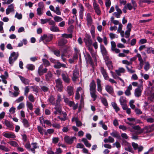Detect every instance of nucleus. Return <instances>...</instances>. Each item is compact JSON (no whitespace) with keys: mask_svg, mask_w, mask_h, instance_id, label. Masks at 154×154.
<instances>
[{"mask_svg":"<svg viewBox=\"0 0 154 154\" xmlns=\"http://www.w3.org/2000/svg\"><path fill=\"white\" fill-rule=\"evenodd\" d=\"M96 85L94 80H92L89 85V90L91 96L94 101L96 100L97 95L96 94Z\"/></svg>","mask_w":154,"mask_h":154,"instance_id":"obj_1","label":"nucleus"},{"mask_svg":"<svg viewBox=\"0 0 154 154\" xmlns=\"http://www.w3.org/2000/svg\"><path fill=\"white\" fill-rule=\"evenodd\" d=\"M53 35L52 34H49L48 35L44 34L42 36L39 40V42H40L42 41H43L44 43L46 44V43L50 42L52 39Z\"/></svg>","mask_w":154,"mask_h":154,"instance_id":"obj_2","label":"nucleus"},{"mask_svg":"<svg viewBox=\"0 0 154 154\" xmlns=\"http://www.w3.org/2000/svg\"><path fill=\"white\" fill-rule=\"evenodd\" d=\"M19 56L18 52H13L11 54L10 56L9 57V63L12 66L14 62L16 60Z\"/></svg>","mask_w":154,"mask_h":154,"instance_id":"obj_3","label":"nucleus"},{"mask_svg":"<svg viewBox=\"0 0 154 154\" xmlns=\"http://www.w3.org/2000/svg\"><path fill=\"white\" fill-rule=\"evenodd\" d=\"M133 128L135 131L131 130L130 131L133 132V134H135L136 135H139L141 134L144 131L143 128H141L140 127L139 125L134 126Z\"/></svg>","mask_w":154,"mask_h":154,"instance_id":"obj_4","label":"nucleus"},{"mask_svg":"<svg viewBox=\"0 0 154 154\" xmlns=\"http://www.w3.org/2000/svg\"><path fill=\"white\" fill-rule=\"evenodd\" d=\"M55 87L57 90L59 92H62L63 89V85L61 79L59 78L55 80Z\"/></svg>","mask_w":154,"mask_h":154,"instance_id":"obj_5","label":"nucleus"},{"mask_svg":"<svg viewBox=\"0 0 154 154\" xmlns=\"http://www.w3.org/2000/svg\"><path fill=\"white\" fill-rule=\"evenodd\" d=\"M143 89V86L142 85L139 86L134 90V94L135 96L137 97H140L141 95Z\"/></svg>","mask_w":154,"mask_h":154,"instance_id":"obj_6","label":"nucleus"},{"mask_svg":"<svg viewBox=\"0 0 154 154\" xmlns=\"http://www.w3.org/2000/svg\"><path fill=\"white\" fill-rule=\"evenodd\" d=\"M100 70L104 79L106 80H108L109 77L107 72H106V70L103 67H100Z\"/></svg>","mask_w":154,"mask_h":154,"instance_id":"obj_7","label":"nucleus"},{"mask_svg":"<svg viewBox=\"0 0 154 154\" xmlns=\"http://www.w3.org/2000/svg\"><path fill=\"white\" fill-rule=\"evenodd\" d=\"M115 8L117 12L113 13V15L116 18H120L121 17V14L122 13V11L121 9L119 8L117 5H116Z\"/></svg>","mask_w":154,"mask_h":154,"instance_id":"obj_8","label":"nucleus"},{"mask_svg":"<svg viewBox=\"0 0 154 154\" xmlns=\"http://www.w3.org/2000/svg\"><path fill=\"white\" fill-rule=\"evenodd\" d=\"M132 25L131 23H128L127 26V30L125 32V37L128 38L130 36V32L131 31Z\"/></svg>","mask_w":154,"mask_h":154,"instance_id":"obj_9","label":"nucleus"},{"mask_svg":"<svg viewBox=\"0 0 154 154\" xmlns=\"http://www.w3.org/2000/svg\"><path fill=\"white\" fill-rule=\"evenodd\" d=\"M47 71V69L46 68L43 69V65H41L39 67L38 72L39 76L42 75L44 73L46 72Z\"/></svg>","mask_w":154,"mask_h":154,"instance_id":"obj_10","label":"nucleus"},{"mask_svg":"<svg viewBox=\"0 0 154 154\" xmlns=\"http://www.w3.org/2000/svg\"><path fill=\"white\" fill-rule=\"evenodd\" d=\"M75 138V137H70L66 136L64 137V140L66 143L71 144L72 143L73 140Z\"/></svg>","mask_w":154,"mask_h":154,"instance_id":"obj_11","label":"nucleus"},{"mask_svg":"<svg viewBox=\"0 0 154 154\" xmlns=\"http://www.w3.org/2000/svg\"><path fill=\"white\" fill-rule=\"evenodd\" d=\"M86 19L88 26H91L93 23V20L90 13H88L86 15Z\"/></svg>","mask_w":154,"mask_h":154,"instance_id":"obj_12","label":"nucleus"},{"mask_svg":"<svg viewBox=\"0 0 154 154\" xmlns=\"http://www.w3.org/2000/svg\"><path fill=\"white\" fill-rule=\"evenodd\" d=\"M95 13L98 15H100L101 14V11L99 5L97 3L93 5Z\"/></svg>","mask_w":154,"mask_h":154,"instance_id":"obj_13","label":"nucleus"},{"mask_svg":"<svg viewBox=\"0 0 154 154\" xmlns=\"http://www.w3.org/2000/svg\"><path fill=\"white\" fill-rule=\"evenodd\" d=\"M96 82L97 85V91L101 94H102V88L101 84V81L99 79H97Z\"/></svg>","mask_w":154,"mask_h":154,"instance_id":"obj_14","label":"nucleus"},{"mask_svg":"<svg viewBox=\"0 0 154 154\" xmlns=\"http://www.w3.org/2000/svg\"><path fill=\"white\" fill-rule=\"evenodd\" d=\"M84 41L88 46H90L92 45V41L90 35H86V38L84 39Z\"/></svg>","mask_w":154,"mask_h":154,"instance_id":"obj_15","label":"nucleus"},{"mask_svg":"<svg viewBox=\"0 0 154 154\" xmlns=\"http://www.w3.org/2000/svg\"><path fill=\"white\" fill-rule=\"evenodd\" d=\"M79 75V71L76 68L73 71V76L72 77V79L73 81H76L77 79L78 78Z\"/></svg>","mask_w":154,"mask_h":154,"instance_id":"obj_16","label":"nucleus"},{"mask_svg":"<svg viewBox=\"0 0 154 154\" xmlns=\"http://www.w3.org/2000/svg\"><path fill=\"white\" fill-rule=\"evenodd\" d=\"M61 76L63 81L65 83L67 84L69 83L70 79L67 74L63 73L62 74Z\"/></svg>","mask_w":154,"mask_h":154,"instance_id":"obj_17","label":"nucleus"},{"mask_svg":"<svg viewBox=\"0 0 154 154\" xmlns=\"http://www.w3.org/2000/svg\"><path fill=\"white\" fill-rule=\"evenodd\" d=\"M105 89L106 91L110 94L114 93V89L113 87L111 85H107L105 86Z\"/></svg>","mask_w":154,"mask_h":154,"instance_id":"obj_18","label":"nucleus"},{"mask_svg":"<svg viewBox=\"0 0 154 154\" xmlns=\"http://www.w3.org/2000/svg\"><path fill=\"white\" fill-rule=\"evenodd\" d=\"M53 76L51 72L50 71H48L47 73L45 75V80L48 81H51L52 79Z\"/></svg>","mask_w":154,"mask_h":154,"instance_id":"obj_19","label":"nucleus"},{"mask_svg":"<svg viewBox=\"0 0 154 154\" xmlns=\"http://www.w3.org/2000/svg\"><path fill=\"white\" fill-rule=\"evenodd\" d=\"M66 91L69 96L73 95V88L72 86H68L66 88Z\"/></svg>","mask_w":154,"mask_h":154,"instance_id":"obj_20","label":"nucleus"},{"mask_svg":"<svg viewBox=\"0 0 154 154\" xmlns=\"http://www.w3.org/2000/svg\"><path fill=\"white\" fill-rule=\"evenodd\" d=\"M85 58L87 63L91 64H93V62L92 59L89 54L86 53V54L85 55Z\"/></svg>","mask_w":154,"mask_h":154,"instance_id":"obj_21","label":"nucleus"},{"mask_svg":"<svg viewBox=\"0 0 154 154\" xmlns=\"http://www.w3.org/2000/svg\"><path fill=\"white\" fill-rule=\"evenodd\" d=\"M37 129L38 131L41 134L43 135L44 134L45 135H47V133L46 132V130L43 129L42 127L40 126H37Z\"/></svg>","mask_w":154,"mask_h":154,"instance_id":"obj_22","label":"nucleus"},{"mask_svg":"<svg viewBox=\"0 0 154 154\" xmlns=\"http://www.w3.org/2000/svg\"><path fill=\"white\" fill-rule=\"evenodd\" d=\"M19 77L20 78V80L23 84L25 85H28L29 84L30 81L29 80L27 79H26L24 77L22 76L21 75H19Z\"/></svg>","mask_w":154,"mask_h":154,"instance_id":"obj_23","label":"nucleus"},{"mask_svg":"<svg viewBox=\"0 0 154 154\" xmlns=\"http://www.w3.org/2000/svg\"><path fill=\"white\" fill-rule=\"evenodd\" d=\"M31 145L32 146V147L30 149V150L35 154V149L38 148L39 147L37 145V143H32Z\"/></svg>","mask_w":154,"mask_h":154,"instance_id":"obj_24","label":"nucleus"},{"mask_svg":"<svg viewBox=\"0 0 154 154\" xmlns=\"http://www.w3.org/2000/svg\"><path fill=\"white\" fill-rule=\"evenodd\" d=\"M136 57L138 58V60L140 62V66L141 68H142L143 65V61L141 57V55L140 54L137 53Z\"/></svg>","mask_w":154,"mask_h":154,"instance_id":"obj_25","label":"nucleus"},{"mask_svg":"<svg viewBox=\"0 0 154 154\" xmlns=\"http://www.w3.org/2000/svg\"><path fill=\"white\" fill-rule=\"evenodd\" d=\"M115 72L118 75L120 76L121 73H124L125 72V69L122 67H120L118 69L116 70Z\"/></svg>","mask_w":154,"mask_h":154,"instance_id":"obj_26","label":"nucleus"},{"mask_svg":"<svg viewBox=\"0 0 154 154\" xmlns=\"http://www.w3.org/2000/svg\"><path fill=\"white\" fill-rule=\"evenodd\" d=\"M132 85H130L125 92V93L126 96H129L131 94L130 91L132 90Z\"/></svg>","mask_w":154,"mask_h":154,"instance_id":"obj_27","label":"nucleus"},{"mask_svg":"<svg viewBox=\"0 0 154 154\" xmlns=\"http://www.w3.org/2000/svg\"><path fill=\"white\" fill-rule=\"evenodd\" d=\"M100 49L103 55H106L107 54V52L106 48L103 45H100Z\"/></svg>","mask_w":154,"mask_h":154,"instance_id":"obj_28","label":"nucleus"},{"mask_svg":"<svg viewBox=\"0 0 154 154\" xmlns=\"http://www.w3.org/2000/svg\"><path fill=\"white\" fill-rule=\"evenodd\" d=\"M82 90V89L81 87H79L77 88L75 96V98L76 99L79 100V99L80 95L79 92L81 91Z\"/></svg>","mask_w":154,"mask_h":154,"instance_id":"obj_29","label":"nucleus"},{"mask_svg":"<svg viewBox=\"0 0 154 154\" xmlns=\"http://www.w3.org/2000/svg\"><path fill=\"white\" fill-rule=\"evenodd\" d=\"M3 136L7 138H14L15 137V135L13 133H5L3 134Z\"/></svg>","mask_w":154,"mask_h":154,"instance_id":"obj_30","label":"nucleus"},{"mask_svg":"<svg viewBox=\"0 0 154 154\" xmlns=\"http://www.w3.org/2000/svg\"><path fill=\"white\" fill-rule=\"evenodd\" d=\"M67 42V40L65 39H60L58 42V45L59 46H63L66 44Z\"/></svg>","mask_w":154,"mask_h":154,"instance_id":"obj_31","label":"nucleus"},{"mask_svg":"<svg viewBox=\"0 0 154 154\" xmlns=\"http://www.w3.org/2000/svg\"><path fill=\"white\" fill-rule=\"evenodd\" d=\"M82 141L83 142L85 146L88 147L90 148L91 144L89 143L87 140L85 138H83L82 139Z\"/></svg>","mask_w":154,"mask_h":154,"instance_id":"obj_32","label":"nucleus"},{"mask_svg":"<svg viewBox=\"0 0 154 154\" xmlns=\"http://www.w3.org/2000/svg\"><path fill=\"white\" fill-rule=\"evenodd\" d=\"M50 29L51 31L54 32H59L60 31L59 29L56 25L51 26L50 27Z\"/></svg>","mask_w":154,"mask_h":154,"instance_id":"obj_33","label":"nucleus"},{"mask_svg":"<svg viewBox=\"0 0 154 154\" xmlns=\"http://www.w3.org/2000/svg\"><path fill=\"white\" fill-rule=\"evenodd\" d=\"M91 28L90 32L91 34V36L93 38H95V28L94 26L93 25H91Z\"/></svg>","mask_w":154,"mask_h":154,"instance_id":"obj_34","label":"nucleus"},{"mask_svg":"<svg viewBox=\"0 0 154 154\" xmlns=\"http://www.w3.org/2000/svg\"><path fill=\"white\" fill-rule=\"evenodd\" d=\"M88 49L89 51L90 52L91 54H92V56L94 58V59L95 60V61L96 60V55L94 53H93V50L91 47H90V46H88Z\"/></svg>","mask_w":154,"mask_h":154,"instance_id":"obj_35","label":"nucleus"},{"mask_svg":"<svg viewBox=\"0 0 154 154\" xmlns=\"http://www.w3.org/2000/svg\"><path fill=\"white\" fill-rule=\"evenodd\" d=\"M48 100L50 103V105H54V104L55 98L53 96L51 95L48 98Z\"/></svg>","mask_w":154,"mask_h":154,"instance_id":"obj_36","label":"nucleus"},{"mask_svg":"<svg viewBox=\"0 0 154 154\" xmlns=\"http://www.w3.org/2000/svg\"><path fill=\"white\" fill-rule=\"evenodd\" d=\"M100 99L102 103L105 106H108V103L105 97H100Z\"/></svg>","mask_w":154,"mask_h":154,"instance_id":"obj_37","label":"nucleus"},{"mask_svg":"<svg viewBox=\"0 0 154 154\" xmlns=\"http://www.w3.org/2000/svg\"><path fill=\"white\" fill-rule=\"evenodd\" d=\"M111 104L112 107L115 109L116 112H118L120 110V109L117 106V104L116 103L114 102H112L111 103Z\"/></svg>","mask_w":154,"mask_h":154,"instance_id":"obj_38","label":"nucleus"},{"mask_svg":"<svg viewBox=\"0 0 154 154\" xmlns=\"http://www.w3.org/2000/svg\"><path fill=\"white\" fill-rule=\"evenodd\" d=\"M54 19L56 22H59L62 21L63 19L61 17L57 16H55L54 17Z\"/></svg>","mask_w":154,"mask_h":154,"instance_id":"obj_39","label":"nucleus"},{"mask_svg":"<svg viewBox=\"0 0 154 154\" xmlns=\"http://www.w3.org/2000/svg\"><path fill=\"white\" fill-rule=\"evenodd\" d=\"M22 122L24 126L26 128H28L29 126V123L27 119H22Z\"/></svg>","mask_w":154,"mask_h":154,"instance_id":"obj_40","label":"nucleus"},{"mask_svg":"<svg viewBox=\"0 0 154 154\" xmlns=\"http://www.w3.org/2000/svg\"><path fill=\"white\" fill-rule=\"evenodd\" d=\"M40 87L42 91L44 92H47L49 90V88L47 86L44 85H41Z\"/></svg>","mask_w":154,"mask_h":154,"instance_id":"obj_41","label":"nucleus"},{"mask_svg":"<svg viewBox=\"0 0 154 154\" xmlns=\"http://www.w3.org/2000/svg\"><path fill=\"white\" fill-rule=\"evenodd\" d=\"M4 123L5 125L8 128H12L13 127V125L9 121L7 120H5V121Z\"/></svg>","mask_w":154,"mask_h":154,"instance_id":"obj_42","label":"nucleus"},{"mask_svg":"<svg viewBox=\"0 0 154 154\" xmlns=\"http://www.w3.org/2000/svg\"><path fill=\"white\" fill-rule=\"evenodd\" d=\"M119 102L121 105H123L124 104H126V98L123 97H121L119 99Z\"/></svg>","mask_w":154,"mask_h":154,"instance_id":"obj_43","label":"nucleus"},{"mask_svg":"<svg viewBox=\"0 0 154 154\" xmlns=\"http://www.w3.org/2000/svg\"><path fill=\"white\" fill-rule=\"evenodd\" d=\"M26 67L28 69L32 71L34 70L35 69V66L31 64L27 65L26 66Z\"/></svg>","mask_w":154,"mask_h":154,"instance_id":"obj_44","label":"nucleus"},{"mask_svg":"<svg viewBox=\"0 0 154 154\" xmlns=\"http://www.w3.org/2000/svg\"><path fill=\"white\" fill-rule=\"evenodd\" d=\"M8 143L14 147H17L19 146L18 144L16 142L14 141H10L8 142Z\"/></svg>","mask_w":154,"mask_h":154,"instance_id":"obj_45","label":"nucleus"},{"mask_svg":"<svg viewBox=\"0 0 154 154\" xmlns=\"http://www.w3.org/2000/svg\"><path fill=\"white\" fill-rule=\"evenodd\" d=\"M26 105L27 107L30 110H33V106L32 104L30 102L27 101Z\"/></svg>","mask_w":154,"mask_h":154,"instance_id":"obj_46","label":"nucleus"},{"mask_svg":"<svg viewBox=\"0 0 154 154\" xmlns=\"http://www.w3.org/2000/svg\"><path fill=\"white\" fill-rule=\"evenodd\" d=\"M106 63L109 69H110L112 68V63L111 61H106Z\"/></svg>","mask_w":154,"mask_h":154,"instance_id":"obj_47","label":"nucleus"},{"mask_svg":"<svg viewBox=\"0 0 154 154\" xmlns=\"http://www.w3.org/2000/svg\"><path fill=\"white\" fill-rule=\"evenodd\" d=\"M0 150L4 151L6 152H8L10 151V149L8 148L1 145H0Z\"/></svg>","mask_w":154,"mask_h":154,"instance_id":"obj_48","label":"nucleus"},{"mask_svg":"<svg viewBox=\"0 0 154 154\" xmlns=\"http://www.w3.org/2000/svg\"><path fill=\"white\" fill-rule=\"evenodd\" d=\"M122 145L127 146L128 147V148H125V150L128 151L130 150V148L129 147V146H130V144L127 142L125 140L123 141Z\"/></svg>","mask_w":154,"mask_h":154,"instance_id":"obj_49","label":"nucleus"},{"mask_svg":"<svg viewBox=\"0 0 154 154\" xmlns=\"http://www.w3.org/2000/svg\"><path fill=\"white\" fill-rule=\"evenodd\" d=\"M105 5L107 8L108 9L110 6L111 5V1L110 0H105Z\"/></svg>","mask_w":154,"mask_h":154,"instance_id":"obj_50","label":"nucleus"},{"mask_svg":"<svg viewBox=\"0 0 154 154\" xmlns=\"http://www.w3.org/2000/svg\"><path fill=\"white\" fill-rule=\"evenodd\" d=\"M37 14L39 16H41L43 14V8H38L37 9Z\"/></svg>","mask_w":154,"mask_h":154,"instance_id":"obj_51","label":"nucleus"},{"mask_svg":"<svg viewBox=\"0 0 154 154\" xmlns=\"http://www.w3.org/2000/svg\"><path fill=\"white\" fill-rule=\"evenodd\" d=\"M109 35L110 39L111 40H112L113 39L115 38H117L118 37L117 35L112 33H109Z\"/></svg>","mask_w":154,"mask_h":154,"instance_id":"obj_52","label":"nucleus"},{"mask_svg":"<svg viewBox=\"0 0 154 154\" xmlns=\"http://www.w3.org/2000/svg\"><path fill=\"white\" fill-rule=\"evenodd\" d=\"M54 109H55L57 112L59 113L60 114H61L62 113V109L61 106H56L54 108Z\"/></svg>","mask_w":154,"mask_h":154,"instance_id":"obj_53","label":"nucleus"},{"mask_svg":"<svg viewBox=\"0 0 154 154\" xmlns=\"http://www.w3.org/2000/svg\"><path fill=\"white\" fill-rule=\"evenodd\" d=\"M28 99L29 100L32 102H34L35 101V99L33 95L32 94H30L28 96Z\"/></svg>","mask_w":154,"mask_h":154,"instance_id":"obj_54","label":"nucleus"},{"mask_svg":"<svg viewBox=\"0 0 154 154\" xmlns=\"http://www.w3.org/2000/svg\"><path fill=\"white\" fill-rule=\"evenodd\" d=\"M43 64L46 67L50 65V63L47 60L43 59L42 60Z\"/></svg>","mask_w":154,"mask_h":154,"instance_id":"obj_55","label":"nucleus"},{"mask_svg":"<svg viewBox=\"0 0 154 154\" xmlns=\"http://www.w3.org/2000/svg\"><path fill=\"white\" fill-rule=\"evenodd\" d=\"M54 12L58 15H60L61 14V12L60 11V7L59 6H57L56 7L55 9Z\"/></svg>","mask_w":154,"mask_h":154,"instance_id":"obj_56","label":"nucleus"},{"mask_svg":"<svg viewBox=\"0 0 154 154\" xmlns=\"http://www.w3.org/2000/svg\"><path fill=\"white\" fill-rule=\"evenodd\" d=\"M144 131H145L146 133H149L152 131L151 127L150 126H146L143 128Z\"/></svg>","mask_w":154,"mask_h":154,"instance_id":"obj_57","label":"nucleus"},{"mask_svg":"<svg viewBox=\"0 0 154 154\" xmlns=\"http://www.w3.org/2000/svg\"><path fill=\"white\" fill-rule=\"evenodd\" d=\"M31 88L33 89V91L36 93H38L39 91V88L37 86H34L31 87Z\"/></svg>","mask_w":154,"mask_h":154,"instance_id":"obj_58","label":"nucleus"},{"mask_svg":"<svg viewBox=\"0 0 154 154\" xmlns=\"http://www.w3.org/2000/svg\"><path fill=\"white\" fill-rule=\"evenodd\" d=\"M134 101L133 100H131L129 102V105L132 109H134L135 108V106L134 104Z\"/></svg>","mask_w":154,"mask_h":154,"instance_id":"obj_59","label":"nucleus"},{"mask_svg":"<svg viewBox=\"0 0 154 154\" xmlns=\"http://www.w3.org/2000/svg\"><path fill=\"white\" fill-rule=\"evenodd\" d=\"M145 65L144 67V69L146 71H147L150 68V64L148 62H146L145 63Z\"/></svg>","mask_w":154,"mask_h":154,"instance_id":"obj_60","label":"nucleus"},{"mask_svg":"<svg viewBox=\"0 0 154 154\" xmlns=\"http://www.w3.org/2000/svg\"><path fill=\"white\" fill-rule=\"evenodd\" d=\"M29 91V86H26L24 89V95L26 96H27L28 94Z\"/></svg>","mask_w":154,"mask_h":154,"instance_id":"obj_61","label":"nucleus"},{"mask_svg":"<svg viewBox=\"0 0 154 154\" xmlns=\"http://www.w3.org/2000/svg\"><path fill=\"white\" fill-rule=\"evenodd\" d=\"M79 7L80 10L79 14H82L84 11L83 6L81 4H79Z\"/></svg>","mask_w":154,"mask_h":154,"instance_id":"obj_62","label":"nucleus"},{"mask_svg":"<svg viewBox=\"0 0 154 154\" xmlns=\"http://www.w3.org/2000/svg\"><path fill=\"white\" fill-rule=\"evenodd\" d=\"M147 122L149 123H152L154 122V119L152 117H148L146 119Z\"/></svg>","mask_w":154,"mask_h":154,"instance_id":"obj_63","label":"nucleus"},{"mask_svg":"<svg viewBox=\"0 0 154 154\" xmlns=\"http://www.w3.org/2000/svg\"><path fill=\"white\" fill-rule=\"evenodd\" d=\"M148 100L152 102L154 101V92L151 94L148 98Z\"/></svg>","mask_w":154,"mask_h":154,"instance_id":"obj_64","label":"nucleus"}]
</instances>
